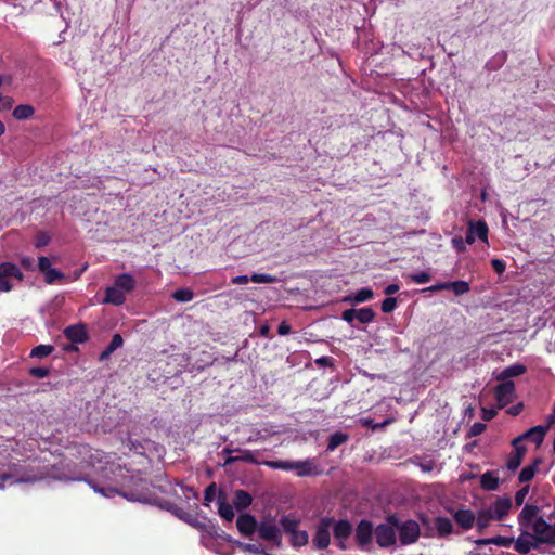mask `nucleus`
<instances>
[{
    "mask_svg": "<svg viewBox=\"0 0 555 555\" xmlns=\"http://www.w3.org/2000/svg\"><path fill=\"white\" fill-rule=\"evenodd\" d=\"M456 524L464 530H469L474 527L476 521L475 514L469 509H459L453 515Z\"/></svg>",
    "mask_w": 555,
    "mask_h": 555,
    "instance_id": "obj_16",
    "label": "nucleus"
},
{
    "mask_svg": "<svg viewBox=\"0 0 555 555\" xmlns=\"http://www.w3.org/2000/svg\"><path fill=\"white\" fill-rule=\"evenodd\" d=\"M480 486L485 490L493 491L499 488L500 480L493 472H486L480 477Z\"/></svg>",
    "mask_w": 555,
    "mask_h": 555,
    "instance_id": "obj_22",
    "label": "nucleus"
},
{
    "mask_svg": "<svg viewBox=\"0 0 555 555\" xmlns=\"http://www.w3.org/2000/svg\"><path fill=\"white\" fill-rule=\"evenodd\" d=\"M216 492H217V488H216V485H215V483L209 485V486L205 489L204 500H205L206 504H208V503H210L211 501H214V499H215V496H216Z\"/></svg>",
    "mask_w": 555,
    "mask_h": 555,
    "instance_id": "obj_48",
    "label": "nucleus"
},
{
    "mask_svg": "<svg viewBox=\"0 0 555 555\" xmlns=\"http://www.w3.org/2000/svg\"><path fill=\"white\" fill-rule=\"evenodd\" d=\"M524 439L521 438V436H518L517 438H515L512 442L513 447H514V451L513 453L515 455H517L519 459H524L526 452H527V449L526 447L524 446H520L519 443L522 441Z\"/></svg>",
    "mask_w": 555,
    "mask_h": 555,
    "instance_id": "obj_42",
    "label": "nucleus"
},
{
    "mask_svg": "<svg viewBox=\"0 0 555 555\" xmlns=\"http://www.w3.org/2000/svg\"><path fill=\"white\" fill-rule=\"evenodd\" d=\"M65 335L74 343H83L88 338L87 331L83 325L68 326L65 330Z\"/></svg>",
    "mask_w": 555,
    "mask_h": 555,
    "instance_id": "obj_19",
    "label": "nucleus"
},
{
    "mask_svg": "<svg viewBox=\"0 0 555 555\" xmlns=\"http://www.w3.org/2000/svg\"><path fill=\"white\" fill-rule=\"evenodd\" d=\"M124 340L119 334H115L106 347V349L100 354V360L107 359L117 348L121 347Z\"/></svg>",
    "mask_w": 555,
    "mask_h": 555,
    "instance_id": "obj_29",
    "label": "nucleus"
},
{
    "mask_svg": "<svg viewBox=\"0 0 555 555\" xmlns=\"http://www.w3.org/2000/svg\"><path fill=\"white\" fill-rule=\"evenodd\" d=\"M250 281L254 283H274L276 282V278L270 274L254 273L250 276Z\"/></svg>",
    "mask_w": 555,
    "mask_h": 555,
    "instance_id": "obj_43",
    "label": "nucleus"
},
{
    "mask_svg": "<svg viewBox=\"0 0 555 555\" xmlns=\"http://www.w3.org/2000/svg\"><path fill=\"white\" fill-rule=\"evenodd\" d=\"M262 464L273 469L295 470L299 477L319 474L314 461L310 459L305 461H264Z\"/></svg>",
    "mask_w": 555,
    "mask_h": 555,
    "instance_id": "obj_2",
    "label": "nucleus"
},
{
    "mask_svg": "<svg viewBox=\"0 0 555 555\" xmlns=\"http://www.w3.org/2000/svg\"><path fill=\"white\" fill-rule=\"evenodd\" d=\"M491 520H494V517L491 515L490 511L487 508V509H482L478 513V515L476 516L475 522L477 524V528L481 531L490 525Z\"/></svg>",
    "mask_w": 555,
    "mask_h": 555,
    "instance_id": "obj_31",
    "label": "nucleus"
},
{
    "mask_svg": "<svg viewBox=\"0 0 555 555\" xmlns=\"http://www.w3.org/2000/svg\"><path fill=\"white\" fill-rule=\"evenodd\" d=\"M373 526L367 520H361L356 529V541L361 547H366L372 541Z\"/></svg>",
    "mask_w": 555,
    "mask_h": 555,
    "instance_id": "obj_12",
    "label": "nucleus"
},
{
    "mask_svg": "<svg viewBox=\"0 0 555 555\" xmlns=\"http://www.w3.org/2000/svg\"><path fill=\"white\" fill-rule=\"evenodd\" d=\"M375 312L371 308H361L357 310V319L360 323L366 324L374 320Z\"/></svg>",
    "mask_w": 555,
    "mask_h": 555,
    "instance_id": "obj_37",
    "label": "nucleus"
},
{
    "mask_svg": "<svg viewBox=\"0 0 555 555\" xmlns=\"http://www.w3.org/2000/svg\"><path fill=\"white\" fill-rule=\"evenodd\" d=\"M333 519L324 518L320 521L317 527L315 535L312 540V543L315 548L324 550L328 546L331 541V530H332Z\"/></svg>",
    "mask_w": 555,
    "mask_h": 555,
    "instance_id": "obj_9",
    "label": "nucleus"
},
{
    "mask_svg": "<svg viewBox=\"0 0 555 555\" xmlns=\"http://www.w3.org/2000/svg\"><path fill=\"white\" fill-rule=\"evenodd\" d=\"M468 225L470 227V229H474V233H475L476 237L480 238L483 242H487V240H488V225H487V223L485 221L479 220L476 223L470 221L468 223Z\"/></svg>",
    "mask_w": 555,
    "mask_h": 555,
    "instance_id": "obj_28",
    "label": "nucleus"
},
{
    "mask_svg": "<svg viewBox=\"0 0 555 555\" xmlns=\"http://www.w3.org/2000/svg\"><path fill=\"white\" fill-rule=\"evenodd\" d=\"M535 538L530 534H521L515 541V550L521 554L529 553L532 548L537 546Z\"/></svg>",
    "mask_w": 555,
    "mask_h": 555,
    "instance_id": "obj_18",
    "label": "nucleus"
},
{
    "mask_svg": "<svg viewBox=\"0 0 555 555\" xmlns=\"http://www.w3.org/2000/svg\"><path fill=\"white\" fill-rule=\"evenodd\" d=\"M533 531L538 542L550 543L555 541V522L548 524L541 516L528 528Z\"/></svg>",
    "mask_w": 555,
    "mask_h": 555,
    "instance_id": "obj_7",
    "label": "nucleus"
},
{
    "mask_svg": "<svg viewBox=\"0 0 555 555\" xmlns=\"http://www.w3.org/2000/svg\"><path fill=\"white\" fill-rule=\"evenodd\" d=\"M250 278L247 275H238L232 279V283L236 285L247 284Z\"/></svg>",
    "mask_w": 555,
    "mask_h": 555,
    "instance_id": "obj_60",
    "label": "nucleus"
},
{
    "mask_svg": "<svg viewBox=\"0 0 555 555\" xmlns=\"http://www.w3.org/2000/svg\"><path fill=\"white\" fill-rule=\"evenodd\" d=\"M240 547L245 551V552H249V553H253V554H260V555H263V553H266V551H263L262 548H260L259 546L255 545V544H246V543H242L240 544Z\"/></svg>",
    "mask_w": 555,
    "mask_h": 555,
    "instance_id": "obj_51",
    "label": "nucleus"
},
{
    "mask_svg": "<svg viewBox=\"0 0 555 555\" xmlns=\"http://www.w3.org/2000/svg\"><path fill=\"white\" fill-rule=\"evenodd\" d=\"M546 433V427L544 426H534L527 430L525 434L520 435L521 438L532 440L537 446H540L543 442L544 436Z\"/></svg>",
    "mask_w": 555,
    "mask_h": 555,
    "instance_id": "obj_20",
    "label": "nucleus"
},
{
    "mask_svg": "<svg viewBox=\"0 0 555 555\" xmlns=\"http://www.w3.org/2000/svg\"><path fill=\"white\" fill-rule=\"evenodd\" d=\"M526 372V367L521 364H514L507 366L499 376L498 379L504 380L511 377L520 376Z\"/></svg>",
    "mask_w": 555,
    "mask_h": 555,
    "instance_id": "obj_27",
    "label": "nucleus"
},
{
    "mask_svg": "<svg viewBox=\"0 0 555 555\" xmlns=\"http://www.w3.org/2000/svg\"><path fill=\"white\" fill-rule=\"evenodd\" d=\"M435 528L439 537H447L453 531V524L449 518L437 517L435 519Z\"/></svg>",
    "mask_w": 555,
    "mask_h": 555,
    "instance_id": "obj_23",
    "label": "nucleus"
},
{
    "mask_svg": "<svg viewBox=\"0 0 555 555\" xmlns=\"http://www.w3.org/2000/svg\"><path fill=\"white\" fill-rule=\"evenodd\" d=\"M541 463V459H535L532 464L525 466L519 473L518 480L520 482H528L532 480Z\"/></svg>",
    "mask_w": 555,
    "mask_h": 555,
    "instance_id": "obj_21",
    "label": "nucleus"
},
{
    "mask_svg": "<svg viewBox=\"0 0 555 555\" xmlns=\"http://www.w3.org/2000/svg\"><path fill=\"white\" fill-rule=\"evenodd\" d=\"M253 502V498L251 495L244 491V490H237L235 491L234 493V506L236 507V509L241 511V509H244L246 507H248Z\"/></svg>",
    "mask_w": 555,
    "mask_h": 555,
    "instance_id": "obj_24",
    "label": "nucleus"
},
{
    "mask_svg": "<svg viewBox=\"0 0 555 555\" xmlns=\"http://www.w3.org/2000/svg\"><path fill=\"white\" fill-rule=\"evenodd\" d=\"M23 279L21 270L10 262L0 264V292H10L14 286V281L20 282Z\"/></svg>",
    "mask_w": 555,
    "mask_h": 555,
    "instance_id": "obj_5",
    "label": "nucleus"
},
{
    "mask_svg": "<svg viewBox=\"0 0 555 555\" xmlns=\"http://www.w3.org/2000/svg\"><path fill=\"white\" fill-rule=\"evenodd\" d=\"M47 474L44 473H37L33 475H26L22 474L21 468L14 467V472L10 474H3L0 476V489L4 488V483L9 482L10 485L13 483H22V482H36L39 480H42Z\"/></svg>",
    "mask_w": 555,
    "mask_h": 555,
    "instance_id": "obj_8",
    "label": "nucleus"
},
{
    "mask_svg": "<svg viewBox=\"0 0 555 555\" xmlns=\"http://www.w3.org/2000/svg\"><path fill=\"white\" fill-rule=\"evenodd\" d=\"M348 440V435L343 433H335L330 437L327 450L334 451L337 447L345 443Z\"/></svg>",
    "mask_w": 555,
    "mask_h": 555,
    "instance_id": "obj_33",
    "label": "nucleus"
},
{
    "mask_svg": "<svg viewBox=\"0 0 555 555\" xmlns=\"http://www.w3.org/2000/svg\"><path fill=\"white\" fill-rule=\"evenodd\" d=\"M54 350V347L51 345H39L31 349L30 357L33 358H46L50 356Z\"/></svg>",
    "mask_w": 555,
    "mask_h": 555,
    "instance_id": "obj_34",
    "label": "nucleus"
},
{
    "mask_svg": "<svg viewBox=\"0 0 555 555\" xmlns=\"http://www.w3.org/2000/svg\"><path fill=\"white\" fill-rule=\"evenodd\" d=\"M49 235H47L46 233H40L37 235L35 244L37 247H42L46 246L49 243Z\"/></svg>",
    "mask_w": 555,
    "mask_h": 555,
    "instance_id": "obj_56",
    "label": "nucleus"
},
{
    "mask_svg": "<svg viewBox=\"0 0 555 555\" xmlns=\"http://www.w3.org/2000/svg\"><path fill=\"white\" fill-rule=\"evenodd\" d=\"M430 274L426 271H422L418 273H413L409 275V279L417 284L427 283L430 280Z\"/></svg>",
    "mask_w": 555,
    "mask_h": 555,
    "instance_id": "obj_44",
    "label": "nucleus"
},
{
    "mask_svg": "<svg viewBox=\"0 0 555 555\" xmlns=\"http://www.w3.org/2000/svg\"><path fill=\"white\" fill-rule=\"evenodd\" d=\"M540 508L535 505L527 504L519 514V524L529 528L539 517Z\"/></svg>",
    "mask_w": 555,
    "mask_h": 555,
    "instance_id": "obj_15",
    "label": "nucleus"
},
{
    "mask_svg": "<svg viewBox=\"0 0 555 555\" xmlns=\"http://www.w3.org/2000/svg\"><path fill=\"white\" fill-rule=\"evenodd\" d=\"M486 429V425L482 423H475L470 427V436H478Z\"/></svg>",
    "mask_w": 555,
    "mask_h": 555,
    "instance_id": "obj_57",
    "label": "nucleus"
},
{
    "mask_svg": "<svg viewBox=\"0 0 555 555\" xmlns=\"http://www.w3.org/2000/svg\"><path fill=\"white\" fill-rule=\"evenodd\" d=\"M512 542H513L512 539L504 538V537H496V538H492V539L479 540L477 543L482 544V545H488V544L493 543L495 545L509 546L512 544Z\"/></svg>",
    "mask_w": 555,
    "mask_h": 555,
    "instance_id": "obj_38",
    "label": "nucleus"
},
{
    "mask_svg": "<svg viewBox=\"0 0 555 555\" xmlns=\"http://www.w3.org/2000/svg\"><path fill=\"white\" fill-rule=\"evenodd\" d=\"M134 279L130 274L124 273L118 275L114 285L106 288V296L103 302L116 306L122 305L126 300V294L134 288Z\"/></svg>",
    "mask_w": 555,
    "mask_h": 555,
    "instance_id": "obj_1",
    "label": "nucleus"
},
{
    "mask_svg": "<svg viewBox=\"0 0 555 555\" xmlns=\"http://www.w3.org/2000/svg\"><path fill=\"white\" fill-rule=\"evenodd\" d=\"M373 296H374L373 291L369 287H364V288L359 289L358 292H356L353 295L349 296L345 300L350 301V302L361 304V302L372 299Z\"/></svg>",
    "mask_w": 555,
    "mask_h": 555,
    "instance_id": "obj_25",
    "label": "nucleus"
},
{
    "mask_svg": "<svg viewBox=\"0 0 555 555\" xmlns=\"http://www.w3.org/2000/svg\"><path fill=\"white\" fill-rule=\"evenodd\" d=\"M397 306V299L393 297H387L382 302V311L385 313H390L396 309Z\"/></svg>",
    "mask_w": 555,
    "mask_h": 555,
    "instance_id": "obj_45",
    "label": "nucleus"
},
{
    "mask_svg": "<svg viewBox=\"0 0 555 555\" xmlns=\"http://www.w3.org/2000/svg\"><path fill=\"white\" fill-rule=\"evenodd\" d=\"M52 477L54 479H57V480H61V481H79V480H83L82 478L80 477H70V476H67L65 474H61V473H56V467H53V472L51 473ZM88 485L96 492V493H100L101 495L105 496V498H112L114 496L115 494H121L120 491H118L117 488L115 487H99L98 485H95L94 481L92 480H87L85 479ZM122 495L125 498H127L128 500L130 501H139L140 499L138 496H134V495H127V494H124Z\"/></svg>",
    "mask_w": 555,
    "mask_h": 555,
    "instance_id": "obj_3",
    "label": "nucleus"
},
{
    "mask_svg": "<svg viewBox=\"0 0 555 555\" xmlns=\"http://www.w3.org/2000/svg\"><path fill=\"white\" fill-rule=\"evenodd\" d=\"M521 462H522L521 459H519L514 453H511L506 461V467H507V469L514 472L520 466Z\"/></svg>",
    "mask_w": 555,
    "mask_h": 555,
    "instance_id": "obj_47",
    "label": "nucleus"
},
{
    "mask_svg": "<svg viewBox=\"0 0 555 555\" xmlns=\"http://www.w3.org/2000/svg\"><path fill=\"white\" fill-rule=\"evenodd\" d=\"M29 374L36 378H44L50 374L47 367H33L29 370Z\"/></svg>",
    "mask_w": 555,
    "mask_h": 555,
    "instance_id": "obj_49",
    "label": "nucleus"
},
{
    "mask_svg": "<svg viewBox=\"0 0 555 555\" xmlns=\"http://www.w3.org/2000/svg\"><path fill=\"white\" fill-rule=\"evenodd\" d=\"M496 415V411L495 410H488V409H482V418L486 420V421H490L492 420L494 416Z\"/></svg>",
    "mask_w": 555,
    "mask_h": 555,
    "instance_id": "obj_62",
    "label": "nucleus"
},
{
    "mask_svg": "<svg viewBox=\"0 0 555 555\" xmlns=\"http://www.w3.org/2000/svg\"><path fill=\"white\" fill-rule=\"evenodd\" d=\"M511 508L512 500L507 496L498 499L488 507L494 520L503 519L509 513Z\"/></svg>",
    "mask_w": 555,
    "mask_h": 555,
    "instance_id": "obj_14",
    "label": "nucleus"
},
{
    "mask_svg": "<svg viewBox=\"0 0 555 555\" xmlns=\"http://www.w3.org/2000/svg\"><path fill=\"white\" fill-rule=\"evenodd\" d=\"M395 520L393 517H390L387 524H380L375 528V539L380 547H389L396 543L397 529Z\"/></svg>",
    "mask_w": 555,
    "mask_h": 555,
    "instance_id": "obj_6",
    "label": "nucleus"
},
{
    "mask_svg": "<svg viewBox=\"0 0 555 555\" xmlns=\"http://www.w3.org/2000/svg\"><path fill=\"white\" fill-rule=\"evenodd\" d=\"M238 452H240V455L229 457L225 461V464H230V463L237 462V461L253 463V464L259 463L255 456L257 452H253L249 450H238Z\"/></svg>",
    "mask_w": 555,
    "mask_h": 555,
    "instance_id": "obj_26",
    "label": "nucleus"
},
{
    "mask_svg": "<svg viewBox=\"0 0 555 555\" xmlns=\"http://www.w3.org/2000/svg\"><path fill=\"white\" fill-rule=\"evenodd\" d=\"M449 289L452 291L456 296H460L468 293L470 287L468 282L460 280L449 282Z\"/></svg>",
    "mask_w": 555,
    "mask_h": 555,
    "instance_id": "obj_32",
    "label": "nucleus"
},
{
    "mask_svg": "<svg viewBox=\"0 0 555 555\" xmlns=\"http://www.w3.org/2000/svg\"><path fill=\"white\" fill-rule=\"evenodd\" d=\"M278 333L280 335H287L291 333V326L286 322H282L278 327Z\"/></svg>",
    "mask_w": 555,
    "mask_h": 555,
    "instance_id": "obj_61",
    "label": "nucleus"
},
{
    "mask_svg": "<svg viewBox=\"0 0 555 555\" xmlns=\"http://www.w3.org/2000/svg\"><path fill=\"white\" fill-rule=\"evenodd\" d=\"M103 457H107L106 455H104L102 452H100L99 450H95L94 452H91L90 453V456H89V463L91 465H95V461L101 463Z\"/></svg>",
    "mask_w": 555,
    "mask_h": 555,
    "instance_id": "obj_53",
    "label": "nucleus"
},
{
    "mask_svg": "<svg viewBox=\"0 0 555 555\" xmlns=\"http://www.w3.org/2000/svg\"><path fill=\"white\" fill-rule=\"evenodd\" d=\"M495 399L500 408H504L515 399V385L512 380H504L495 389Z\"/></svg>",
    "mask_w": 555,
    "mask_h": 555,
    "instance_id": "obj_10",
    "label": "nucleus"
},
{
    "mask_svg": "<svg viewBox=\"0 0 555 555\" xmlns=\"http://www.w3.org/2000/svg\"><path fill=\"white\" fill-rule=\"evenodd\" d=\"M258 532L261 539L273 542L275 544L281 543V531L279 527L271 520L261 521L258 526Z\"/></svg>",
    "mask_w": 555,
    "mask_h": 555,
    "instance_id": "obj_11",
    "label": "nucleus"
},
{
    "mask_svg": "<svg viewBox=\"0 0 555 555\" xmlns=\"http://www.w3.org/2000/svg\"><path fill=\"white\" fill-rule=\"evenodd\" d=\"M38 268L42 273H46L49 269H51V262L47 257H39L38 259Z\"/></svg>",
    "mask_w": 555,
    "mask_h": 555,
    "instance_id": "obj_52",
    "label": "nucleus"
},
{
    "mask_svg": "<svg viewBox=\"0 0 555 555\" xmlns=\"http://www.w3.org/2000/svg\"><path fill=\"white\" fill-rule=\"evenodd\" d=\"M44 274V278H46V282L51 284L53 282H55L56 280H60L63 278V273L60 272L59 270L56 269H49Z\"/></svg>",
    "mask_w": 555,
    "mask_h": 555,
    "instance_id": "obj_46",
    "label": "nucleus"
},
{
    "mask_svg": "<svg viewBox=\"0 0 555 555\" xmlns=\"http://www.w3.org/2000/svg\"><path fill=\"white\" fill-rule=\"evenodd\" d=\"M172 298L179 302H189L194 298V293L190 288H179L173 292Z\"/></svg>",
    "mask_w": 555,
    "mask_h": 555,
    "instance_id": "obj_36",
    "label": "nucleus"
},
{
    "mask_svg": "<svg viewBox=\"0 0 555 555\" xmlns=\"http://www.w3.org/2000/svg\"><path fill=\"white\" fill-rule=\"evenodd\" d=\"M395 527L399 535V541L402 545L415 543L421 535L420 525L414 520H395Z\"/></svg>",
    "mask_w": 555,
    "mask_h": 555,
    "instance_id": "obj_4",
    "label": "nucleus"
},
{
    "mask_svg": "<svg viewBox=\"0 0 555 555\" xmlns=\"http://www.w3.org/2000/svg\"><path fill=\"white\" fill-rule=\"evenodd\" d=\"M238 531L244 535H250L254 533L257 527V522L254 516L244 514L238 516L236 520Z\"/></svg>",
    "mask_w": 555,
    "mask_h": 555,
    "instance_id": "obj_17",
    "label": "nucleus"
},
{
    "mask_svg": "<svg viewBox=\"0 0 555 555\" xmlns=\"http://www.w3.org/2000/svg\"><path fill=\"white\" fill-rule=\"evenodd\" d=\"M354 319H357V310L356 309H348L343 312V320L351 323Z\"/></svg>",
    "mask_w": 555,
    "mask_h": 555,
    "instance_id": "obj_55",
    "label": "nucleus"
},
{
    "mask_svg": "<svg viewBox=\"0 0 555 555\" xmlns=\"http://www.w3.org/2000/svg\"><path fill=\"white\" fill-rule=\"evenodd\" d=\"M335 539L338 541L340 548H345V541L349 538L352 531V527L347 520L334 521L332 525Z\"/></svg>",
    "mask_w": 555,
    "mask_h": 555,
    "instance_id": "obj_13",
    "label": "nucleus"
},
{
    "mask_svg": "<svg viewBox=\"0 0 555 555\" xmlns=\"http://www.w3.org/2000/svg\"><path fill=\"white\" fill-rule=\"evenodd\" d=\"M399 291V286L397 284H390L385 288V294L392 295Z\"/></svg>",
    "mask_w": 555,
    "mask_h": 555,
    "instance_id": "obj_64",
    "label": "nucleus"
},
{
    "mask_svg": "<svg viewBox=\"0 0 555 555\" xmlns=\"http://www.w3.org/2000/svg\"><path fill=\"white\" fill-rule=\"evenodd\" d=\"M492 268L494 271L499 274L503 273L505 271V262L500 259H492L491 260Z\"/></svg>",
    "mask_w": 555,
    "mask_h": 555,
    "instance_id": "obj_54",
    "label": "nucleus"
},
{
    "mask_svg": "<svg viewBox=\"0 0 555 555\" xmlns=\"http://www.w3.org/2000/svg\"><path fill=\"white\" fill-rule=\"evenodd\" d=\"M442 289H449V282L437 283L427 288L429 292H438Z\"/></svg>",
    "mask_w": 555,
    "mask_h": 555,
    "instance_id": "obj_59",
    "label": "nucleus"
},
{
    "mask_svg": "<svg viewBox=\"0 0 555 555\" xmlns=\"http://www.w3.org/2000/svg\"><path fill=\"white\" fill-rule=\"evenodd\" d=\"M452 245L457 251H464L465 250V243L462 240V237H453L452 238Z\"/></svg>",
    "mask_w": 555,
    "mask_h": 555,
    "instance_id": "obj_58",
    "label": "nucleus"
},
{
    "mask_svg": "<svg viewBox=\"0 0 555 555\" xmlns=\"http://www.w3.org/2000/svg\"><path fill=\"white\" fill-rule=\"evenodd\" d=\"M34 108L27 104L17 105L13 111V117L17 120H24L33 116Z\"/></svg>",
    "mask_w": 555,
    "mask_h": 555,
    "instance_id": "obj_30",
    "label": "nucleus"
},
{
    "mask_svg": "<svg viewBox=\"0 0 555 555\" xmlns=\"http://www.w3.org/2000/svg\"><path fill=\"white\" fill-rule=\"evenodd\" d=\"M218 512L219 515L228 521H231L234 518V511L232 505L227 503L224 500H219Z\"/></svg>",
    "mask_w": 555,
    "mask_h": 555,
    "instance_id": "obj_35",
    "label": "nucleus"
},
{
    "mask_svg": "<svg viewBox=\"0 0 555 555\" xmlns=\"http://www.w3.org/2000/svg\"><path fill=\"white\" fill-rule=\"evenodd\" d=\"M475 240H476V236L474 233V229H470V227L468 225V232H467V235L465 238V243L473 244L475 242Z\"/></svg>",
    "mask_w": 555,
    "mask_h": 555,
    "instance_id": "obj_63",
    "label": "nucleus"
},
{
    "mask_svg": "<svg viewBox=\"0 0 555 555\" xmlns=\"http://www.w3.org/2000/svg\"><path fill=\"white\" fill-rule=\"evenodd\" d=\"M281 526L286 532L293 534L297 531L298 521L289 517H283L281 519Z\"/></svg>",
    "mask_w": 555,
    "mask_h": 555,
    "instance_id": "obj_40",
    "label": "nucleus"
},
{
    "mask_svg": "<svg viewBox=\"0 0 555 555\" xmlns=\"http://www.w3.org/2000/svg\"><path fill=\"white\" fill-rule=\"evenodd\" d=\"M309 535L307 531H296L292 534V543L295 546H304L308 543Z\"/></svg>",
    "mask_w": 555,
    "mask_h": 555,
    "instance_id": "obj_39",
    "label": "nucleus"
},
{
    "mask_svg": "<svg viewBox=\"0 0 555 555\" xmlns=\"http://www.w3.org/2000/svg\"><path fill=\"white\" fill-rule=\"evenodd\" d=\"M528 492H529V486L528 485L522 487L521 489H519L516 492V494H515V502H516V504L518 506H520L524 503Z\"/></svg>",
    "mask_w": 555,
    "mask_h": 555,
    "instance_id": "obj_50",
    "label": "nucleus"
},
{
    "mask_svg": "<svg viewBox=\"0 0 555 555\" xmlns=\"http://www.w3.org/2000/svg\"><path fill=\"white\" fill-rule=\"evenodd\" d=\"M360 422L363 426L371 427L373 430H376V429L384 428L386 425L390 424L391 420L388 418L382 423H374L373 420H371V418H361Z\"/></svg>",
    "mask_w": 555,
    "mask_h": 555,
    "instance_id": "obj_41",
    "label": "nucleus"
}]
</instances>
